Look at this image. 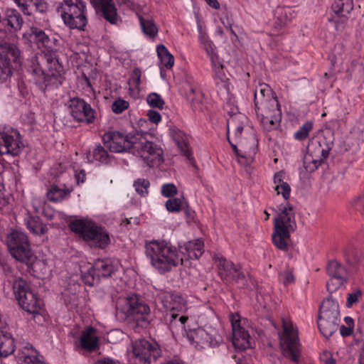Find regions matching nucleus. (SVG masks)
I'll return each instance as SVG.
<instances>
[{"label":"nucleus","mask_w":364,"mask_h":364,"mask_svg":"<svg viewBox=\"0 0 364 364\" xmlns=\"http://www.w3.org/2000/svg\"><path fill=\"white\" fill-rule=\"evenodd\" d=\"M227 135L237 156L245 158L255 154L257 145L255 131L245 114L238 112L230 116L227 120Z\"/></svg>","instance_id":"f257e3e1"},{"label":"nucleus","mask_w":364,"mask_h":364,"mask_svg":"<svg viewBox=\"0 0 364 364\" xmlns=\"http://www.w3.org/2000/svg\"><path fill=\"white\" fill-rule=\"evenodd\" d=\"M145 255L151 265L160 274L172 270L179 264H183L176 247L165 241L153 240L145 245Z\"/></svg>","instance_id":"f03ea898"},{"label":"nucleus","mask_w":364,"mask_h":364,"mask_svg":"<svg viewBox=\"0 0 364 364\" xmlns=\"http://www.w3.org/2000/svg\"><path fill=\"white\" fill-rule=\"evenodd\" d=\"M280 213L274 218V231L272 235L274 245L280 250L287 251L290 233L296 228L295 214L292 205H281Z\"/></svg>","instance_id":"7ed1b4c3"},{"label":"nucleus","mask_w":364,"mask_h":364,"mask_svg":"<svg viewBox=\"0 0 364 364\" xmlns=\"http://www.w3.org/2000/svg\"><path fill=\"white\" fill-rule=\"evenodd\" d=\"M70 230L90 247L104 249L110 243L107 230L89 219H78L70 223Z\"/></svg>","instance_id":"20e7f679"},{"label":"nucleus","mask_w":364,"mask_h":364,"mask_svg":"<svg viewBox=\"0 0 364 364\" xmlns=\"http://www.w3.org/2000/svg\"><path fill=\"white\" fill-rule=\"evenodd\" d=\"M9 252L16 261L27 265L36 259L28 235L23 231L11 230L6 237Z\"/></svg>","instance_id":"39448f33"},{"label":"nucleus","mask_w":364,"mask_h":364,"mask_svg":"<svg viewBox=\"0 0 364 364\" xmlns=\"http://www.w3.org/2000/svg\"><path fill=\"white\" fill-rule=\"evenodd\" d=\"M283 331L279 335V345L282 355L295 364L301 358V349L298 331L289 321L282 319Z\"/></svg>","instance_id":"423d86ee"},{"label":"nucleus","mask_w":364,"mask_h":364,"mask_svg":"<svg viewBox=\"0 0 364 364\" xmlns=\"http://www.w3.org/2000/svg\"><path fill=\"white\" fill-rule=\"evenodd\" d=\"M117 314L123 319L134 320L136 322L146 320L150 313L149 306L139 301L135 294L119 297L116 301Z\"/></svg>","instance_id":"0eeeda50"},{"label":"nucleus","mask_w":364,"mask_h":364,"mask_svg":"<svg viewBox=\"0 0 364 364\" xmlns=\"http://www.w3.org/2000/svg\"><path fill=\"white\" fill-rule=\"evenodd\" d=\"M85 8L82 0H63L60 9L64 23L71 29L83 30L87 23Z\"/></svg>","instance_id":"6e6552de"},{"label":"nucleus","mask_w":364,"mask_h":364,"mask_svg":"<svg viewBox=\"0 0 364 364\" xmlns=\"http://www.w3.org/2000/svg\"><path fill=\"white\" fill-rule=\"evenodd\" d=\"M48 65V72L45 73L39 64L36 61H32L31 65L28 68V72L33 76L36 83L43 84L46 87L48 86L58 87L62 84L63 70L58 61L55 58H47Z\"/></svg>","instance_id":"1a4fd4ad"},{"label":"nucleus","mask_w":364,"mask_h":364,"mask_svg":"<svg viewBox=\"0 0 364 364\" xmlns=\"http://www.w3.org/2000/svg\"><path fill=\"white\" fill-rule=\"evenodd\" d=\"M132 153L141 158L149 167L163 161V150L156 144L146 139L136 141Z\"/></svg>","instance_id":"9d476101"},{"label":"nucleus","mask_w":364,"mask_h":364,"mask_svg":"<svg viewBox=\"0 0 364 364\" xmlns=\"http://www.w3.org/2000/svg\"><path fill=\"white\" fill-rule=\"evenodd\" d=\"M132 353L139 364H151L161 355V350L154 341L139 339L132 343Z\"/></svg>","instance_id":"9b49d317"},{"label":"nucleus","mask_w":364,"mask_h":364,"mask_svg":"<svg viewBox=\"0 0 364 364\" xmlns=\"http://www.w3.org/2000/svg\"><path fill=\"white\" fill-rule=\"evenodd\" d=\"M24 145L19 132L11 127L0 125V154L18 155Z\"/></svg>","instance_id":"f8f14e48"},{"label":"nucleus","mask_w":364,"mask_h":364,"mask_svg":"<svg viewBox=\"0 0 364 364\" xmlns=\"http://www.w3.org/2000/svg\"><path fill=\"white\" fill-rule=\"evenodd\" d=\"M159 301L164 309L168 311L170 323L176 321L180 314L184 313L187 309L186 301L179 294L161 291L157 295Z\"/></svg>","instance_id":"ddd939ff"},{"label":"nucleus","mask_w":364,"mask_h":364,"mask_svg":"<svg viewBox=\"0 0 364 364\" xmlns=\"http://www.w3.org/2000/svg\"><path fill=\"white\" fill-rule=\"evenodd\" d=\"M102 139L106 148L116 153L132 152L136 142L133 138L117 131L105 132Z\"/></svg>","instance_id":"4468645a"},{"label":"nucleus","mask_w":364,"mask_h":364,"mask_svg":"<svg viewBox=\"0 0 364 364\" xmlns=\"http://www.w3.org/2000/svg\"><path fill=\"white\" fill-rule=\"evenodd\" d=\"M12 58L14 63L18 61L20 50L18 47L7 41L0 42V79L6 80L12 75L13 68L9 59Z\"/></svg>","instance_id":"2eb2a0df"},{"label":"nucleus","mask_w":364,"mask_h":364,"mask_svg":"<svg viewBox=\"0 0 364 364\" xmlns=\"http://www.w3.org/2000/svg\"><path fill=\"white\" fill-rule=\"evenodd\" d=\"M218 274L225 284L239 283L245 279V274L239 264L223 257L218 259Z\"/></svg>","instance_id":"dca6fc26"},{"label":"nucleus","mask_w":364,"mask_h":364,"mask_svg":"<svg viewBox=\"0 0 364 364\" xmlns=\"http://www.w3.org/2000/svg\"><path fill=\"white\" fill-rule=\"evenodd\" d=\"M327 274L331 277L326 283L329 293H333L347 282L348 272L345 267L336 260L330 261L326 267Z\"/></svg>","instance_id":"f3484780"},{"label":"nucleus","mask_w":364,"mask_h":364,"mask_svg":"<svg viewBox=\"0 0 364 364\" xmlns=\"http://www.w3.org/2000/svg\"><path fill=\"white\" fill-rule=\"evenodd\" d=\"M232 337V343L236 349L243 350L250 347V334L241 325L240 316L237 313L230 316Z\"/></svg>","instance_id":"a211bd4d"},{"label":"nucleus","mask_w":364,"mask_h":364,"mask_svg":"<svg viewBox=\"0 0 364 364\" xmlns=\"http://www.w3.org/2000/svg\"><path fill=\"white\" fill-rule=\"evenodd\" d=\"M68 108L71 116L77 122L91 123L95 119L94 110L81 99H71L68 102Z\"/></svg>","instance_id":"6ab92c4d"},{"label":"nucleus","mask_w":364,"mask_h":364,"mask_svg":"<svg viewBox=\"0 0 364 364\" xmlns=\"http://www.w3.org/2000/svg\"><path fill=\"white\" fill-rule=\"evenodd\" d=\"M6 275L9 282L12 284L14 294L17 301L23 296V294L31 291L27 282L16 269L8 267L6 270Z\"/></svg>","instance_id":"aec40b11"},{"label":"nucleus","mask_w":364,"mask_h":364,"mask_svg":"<svg viewBox=\"0 0 364 364\" xmlns=\"http://www.w3.org/2000/svg\"><path fill=\"white\" fill-rule=\"evenodd\" d=\"M97 14L112 24L117 23V12L113 0H90Z\"/></svg>","instance_id":"412c9836"},{"label":"nucleus","mask_w":364,"mask_h":364,"mask_svg":"<svg viewBox=\"0 0 364 364\" xmlns=\"http://www.w3.org/2000/svg\"><path fill=\"white\" fill-rule=\"evenodd\" d=\"M116 270V267L109 259H97L95 262L92 269L89 271L91 279L85 282L92 286L94 284L95 277L99 280L100 277H107Z\"/></svg>","instance_id":"4be33fe9"},{"label":"nucleus","mask_w":364,"mask_h":364,"mask_svg":"<svg viewBox=\"0 0 364 364\" xmlns=\"http://www.w3.org/2000/svg\"><path fill=\"white\" fill-rule=\"evenodd\" d=\"M332 146L333 142L323 136L313 139L308 144L307 153L323 161L328 156Z\"/></svg>","instance_id":"5701e85b"},{"label":"nucleus","mask_w":364,"mask_h":364,"mask_svg":"<svg viewBox=\"0 0 364 364\" xmlns=\"http://www.w3.org/2000/svg\"><path fill=\"white\" fill-rule=\"evenodd\" d=\"M18 302L23 309L32 314H39L43 304L42 301L32 291L23 294Z\"/></svg>","instance_id":"b1692460"},{"label":"nucleus","mask_w":364,"mask_h":364,"mask_svg":"<svg viewBox=\"0 0 364 364\" xmlns=\"http://www.w3.org/2000/svg\"><path fill=\"white\" fill-rule=\"evenodd\" d=\"M187 338L190 343L197 349L203 348L211 343L210 334L202 328L190 331L187 333Z\"/></svg>","instance_id":"393cba45"},{"label":"nucleus","mask_w":364,"mask_h":364,"mask_svg":"<svg viewBox=\"0 0 364 364\" xmlns=\"http://www.w3.org/2000/svg\"><path fill=\"white\" fill-rule=\"evenodd\" d=\"M21 11L28 16L32 14V9L36 11L44 13L47 10L45 0H14Z\"/></svg>","instance_id":"a878e982"},{"label":"nucleus","mask_w":364,"mask_h":364,"mask_svg":"<svg viewBox=\"0 0 364 364\" xmlns=\"http://www.w3.org/2000/svg\"><path fill=\"white\" fill-rule=\"evenodd\" d=\"M318 316L331 318H340L339 305L331 296L326 298L322 303Z\"/></svg>","instance_id":"bb28decb"},{"label":"nucleus","mask_w":364,"mask_h":364,"mask_svg":"<svg viewBox=\"0 0 364 364\" xmlns=\"http://www.w3.org/2000/svg\"><path fill=\"white\" fill-rule=\"evenodd\" d=\"M21 358L27 364H46L42 355L29 343H26L20 348Z\"/></svg>","instance_id":"cd10ccee"},{"label":"nucleus","mask_w":364,"mask_h":364,"mask_svg":"<svg viewBox=\"0 0 364 364\" xmlns=\"http://www.w3.org/2000/svg\"><path fill=\"white\" fill-rule=\"evenodd\" d=\"M170 134L181 153L188 159H191V153L188 144V138L185 133L179 129L173 127L170 129Z\"/></svg>","instance_id":"c85d7f7f"},{"label":"nucleus","mask_w":364,"mask_h":364,"mask_svg":"<svg viewBox=\"0 0 364 364\" xmlns=\"http://www.w3.org/2000/svg\"><path fill=\"white\" fill-rule=\"evenodd\" d=\"M137 16L143 32L150 37H154L158 33V29L149 14V9H146L145 11L137 14Z\"/></svg>","instance_id":"c756f323"},{"label":"nucleus","mask_w":364,"mask_h":364,"mask_svg":"<svg viewBox=\"0 0 364 364\" xmlns=\"http://www.w3.org/2000/svg\"><path fill=\"white\" fill-rule=\"evenodd\" d=\"M340 323V318H326L318 316V326L323 336L328 338L337 331Z\"/></svg>","instance_id":"7c9ffc66"},{"label":"nucleus","mask_w":364,"mask_h":364,"mask_svg":"<svg viewBox=\"0 0 364 364\" xmlns=\"http://www.w3.org/2000/svg\"><path fill=\"white\" fill-rule=\"evenodd\" d=\"M26 228L36 235H43L48 231V228L39 217L27 215L24 219Z\"/></svg>","instance_id":"2f4dec72"},{"label":"nucleus","mask_w":364,"mask_h":364,"mask_svg":"<svg viewBox=\"0 0 364 364\" xmlns=\"http://www.w3.org/2000/svg\"><path fill=\"white\" fill-rule=\"evenodd\" d=\"M95 332L94 328L88 327L82 333L80 343L83 348L92 351L97 348L98 338Z\"/></svg>","instance_id":"473e14b6"},{"label":"nucleus","mask_w":364,"mask_h":364,"mask_svg":"<svg viewBox=\"0 0 364 364\" xmlns=\"http://www.w3.org/2000/svg\"><path fill=\"white\" fill-rule=\"evenodd\" d=\"M4 21L14 31H19L23 23V20L18 11L8 9L5 12Z\"/></svg>","instance_id":"72a5a7b5"},{"label":"nucleus","mask_w":364,"mask_h":364,"mask_svg":"<svg viewBox=\"0 0 364 364\" xmlns=\"http://www.w3.org/2000/svg\"><path fill=\"white\" fill-rule=\"evenodd\" d=\"M273 97L272 91L270 87L266 83H261L255 90V105L257 114H259V103H263L267 101L269 98Z\"/></svg>","instance_id":"f704fd0d"},{"label":"nucleus","mask_w":364,"mask_h":364,"mask_svg":"<svg viewBox=\"0 0 364 364\" xmlns=\"http://www.w3.org/2000/svg\"><path fill=\"white\" fill-rule=\"evenodd\" d=\"M203 242L200 239H196L193 241H189L185 245L184 250L186 252H182L183 255L186 254V259H198L203 254Z\"/></svg>","instance_id":"c9c22d12"},{"label":"nucleus","mask_w":364,"mask_h":364,"mask_svg":"<svg viewBox=\"0 0 364 364\" xmlns=\"http://www.w3.org/2000/svg\"><path fill=\"white\" fill-rule=\"evenodd\" d=\"M269 104L272 107V114L269 120V124L267 126V130L270 131L275 129L279 125L281 121V110L276 97L271 98L269 101Z\"/></svg>","instance_id":"e433bc0d"},{"label":"nucleus","mask_w":364,"mask_h":364,"mask_svg":"<svg viewBox=\"0 0 364 364\" xmlns=\"http://www.w3.org/2000/svg\"><path fill=\"white\" fill-rule=\"evenodd\" d=\"M72 189H65L53 185L47 192V198L53 202H61L63 200L68 198Z\"/></svg>","instance_id":"4c0bfd02"},{"label":"nucleus","mask_w":364,"mask_h":364,"mask_svg":"<svg viewBox=\"0 0 364 364\" xmlns=\"http://www.w3.org/2000/svg\"><path fill=\"white\" fill-rule=\"evenodd\" d=\"M156 52L161 65L167 69L171 68L174 63V58L167 48L161 44L157 46Z\"/></svg>","instance_id":"58836bf2"},{"label":"nucleus","mask_w":364,"mask_h":364,"mask_svg":"<svg viewBox=\"0 0 364 364\" xmlns=\"http://www.w3.org/2000/svg\"><path fill=\"white\" fill-rule=\"evenodd\" d=\"M332 9L336 14H350L353 9V0H335Z\"/></svg>","instance_id":"ea45409f"},{"label":"nucleus","mask_w":364,"mask_h":364,"mask_svg":"<svg viewBox=\"0 0 364 364\" xmlns=\"http://www.w3.org/2000/svg\"><path fill=\"white\" fill-rule=\"evenodd\" d=\"M218 95L224 100H228L230 92L229 79L225 77L215 80Z\"/></svg>","instance_id":"a19ab883"},{"label":"nucleus","mask_w":364,"mask_h":364,"mask_svg":"<svg viewBox=\"0 0 364 364\" xmlns=\"http://www.w3.org/2000/svg\"><path fill=\"white\" fill-rule=\"evenodd\" d=\"M323 161L306 153L303 159L304 167L307 172L312 173L322 164Z\"/></svg>","instance_id":"79ce46f5"},{"label":"nucleus","mask_w":364,"mask_h":364,"mask_svg":"<svg viewBox=\"0 0 364 364\" xmlns=\"http://www.w3.org/2000/svg\"><path fill=\"white\" fill-rule=\"evenodd\" d=\"M93 159L100 164H108L110 162V156L101 145H97L92 151Z\"/></svg>","instance_id":"37998d69"},{"label":"nucleus","mask_w":364,"mask_h":364,"mask_svg":"<svg viewBox=\"0 0 364 364\" xmlns=\"http://www.w3.org/2000/svg\"><path fill=\"white\" fill-rule=\"evenodd\" d=\"M185 204L186 201L184 198H174L166 200L165 206L168 212L175 213L179 212Z\"/></svg>","instance_id":"c03bdc74"},{"label":"nucleus","mask_w":364,"mask_h":364,"mask_svg":"<svg viewBox=\"0 0 364 364\" xmlns=\"http://www.w3.org/2000/svg\"><path fill=\"white\" fill-rule=\"evenodd\" d=\"M313 124L311 122H305L295 133L294 138L296 140L303 141L306 139L312 130Z\"/></svg>","instance_id":"a18cd8bd"},{"label":"nucleus","mask_w":364,"mask_h":364,"mask_svg":"<svg viewBox=\"0 0 364 364\" xmlns=\"http://www.w3.org/2000/svg\"><path fill=\"white\" fill-rule=\"evenodd\" d=\"M149 185V181L145 178H138L134 183L136 192L141 196H145L148 194Z\"/></svg>","instance_id":"49530a36"},{"label":"nucleus","mask_w":364,"mask_h":364,"mask_svg":"<svg viewBox=\"0 0 364 364\" xmlns=\"http://www.w3.org/2000/svg\"><path fill=\"white\" fill-rule=\"evenodd\" d=\"M210 61L215 73V80L225 77L226 75L224 73L223 65L220 62L219 57H212Z\"/></svg>","instance_id":"de8ad7c7"},{"label":"nucleus","mask_w":364,"mask_h":364,"mask_svg":"<svg viewBox=\"0 0 364 364\" xmlns=\"http://www.w3.org/2000/svg\"><path fill=\"white\" fill-rule=\"evenodd\" d=\"M141 72L140 69L135 68L132 73L131 77L129 80V85L132 90H139V85L141 82Z\"/></svg>","instance_id":"09e8293b"},{"label":"nucleus","mask_w":364,"mask_h":364,"mask_svg":"<svg viewBox=\"0 0 364 364\" xmlns=\"http://www.w3.org/2000/svg\"><path fill=\"white\" fill-rule=\"evenodd\" d=\"M146 101L152 107L162 109L164 105V101L161 97L155 92L149 94L147 97Z\"/></svg>","instance_id":"8fccbe9b"},{"label":"nucleus","mask_w":364,"mask_h":364,"mask_svg":"<svg viewBox=\"0 0 364 364\" xmlns=\"http://www.w3.org/2000/svg\"><path fill=\"white\" fill-rule=\"evenodd\" d=\"M31 36L35 41L41 43L43 46H46L49 41V38L45 32L38 28H31Z\"/></svg>","instance_id":"3c124183"},{"label":"nucleus","mask_w":364,"mask_h":364,"mask_svg":"<svg viewBox=\"0 0 364 364\" xmlns=\"http://www.w3.org/2000/svg\"><path fill=\"white\" fill-rule=\"evenodd\" d=\"M202 94L197 91L196 88L189 85V92L188 93V99L193 103L194 107H197L200 103Z\"/></svg>","instance_id":"603ef678"},{"label":"nucleus","mask_w":364,"mask_h":364,"mask_svg":"<svg viewBox=\"0 0 364 364\" xmlns=\"http://www.w3.org/2000/svg\"><path fill=\"white\" fill-rule=\"evenodd\" d=\"M128 107H129L128 102H127L124 100H122V99H119L112 103V109L113 112H114L116 114H120L123 111L127 109L128 108Z\"/></svg>","instance_id":"864d4df0"},{"label":"nucleus","mask_w":364,"mask_h":364,"mask_svg":"<svg viewBox=\"0 0 364 364\" xmlns=\"http://www.w3.org/2000/svg\"><path fill=\"white\" fill-rule=\"evenodd\" d=\"M176 193L177 188L173 183H165L161 187V194L166 198H171Z\"/></svg>","instance_id":"5fc2aeb1"},{"label":"nucleus","mask_w":364,"mask_h":364,"mask_svg":"<svg viewBox=\"0 0 364 364\" xmlns=\"http://www.w3.org/2000/svg\"><path fill=\"white\" fill-rule=\"evenodd\" d=\"M292 18L293 13L290 9L287 8L283 9L281 11V14L280 16L279 17V19L282 21V23L283 25H286L287 23L291 21Z\"/></svg>","instance_id":"6e6d98bb"},{"label":"nucleus","mask_w":364,"mask_h":364,"mask_svg":"<svg viewBox=\"0 0 364 364\" xmlns=\"http://www.w3.org/2000/svg\"><path fill=\"white\" fill-rule=\"evenodd\" d=\"M274 190L277 194H282L285 200H287L290 196L291 188L288 183H283V186L278 188L274 186Z\"/></svg>","instance_id":"4d7b16f0"},{"label":"nucleus","mask_w":364,"mask_h":364,"mask_svg":"<svg viewBox=\"0 0 364 364\" xmlns=\"http://www.w3.org/2000/svg\"><path fill=\"white\" fill-rule=\"evenodd\" d=\"M0 343L4 344V347L7 348L6 350L10 351V348H11V336L4 331H0Z\"/></svg>","instance_id":"13d9d810"},{"label":"nucleus","mask_w":364,"mask_h":364,"mask_svg":"<svg viewBox=\"0 0 364 364\" xmlns=\"http://www.w3.org/2000/svg\"><path fill=\"white\" fill-rule=\"evenodd\" d=\"M360 295L361 291L360 290H357L355 292L349 294L346 302L347 307H350L353 304L356 303Z\"/></svg>","instance_id":"bf43d9fd"},{"label":"nucleus","mask_w":364,"mask_h":364,"mask_svg":"<svg viewBox=\"0 0 364 364\" xmlns=\"http://www.w3.org/2000/svg\"><path fill=\"white\" fill-rule=\"evenodd\" d=\"M4 347V344L0 343V357H6L11 354H12L14 352L15 350V345H14V340L11 337V348H10V351L6 350Z\"/></svg>","instance_id":"052dcab7"},{"label":"nucleus","mask_w":364,"mask_h":364,"mask_svg":"<svg viewBox=\"0 0 364 364\" xmlns=\"http://www.w3.org/2000/svg\"><path fill=\"white\" fill-rule=\"evenodd\" d=\"M202 46L203 48L206 51L207 55L210 57V60H212V57H218L214 52V46L210 41Z\"/></svg>","instance_id":"680f3d73"},{"label":"nucleus","mask_w":364,"mask_h":364,"mask_svg":"<svg viewBox=\"0 0 364 364\" xmlns=\"http://www.w3.org/2000/svg\"><path fill=\"white\" fill-rule=\"evenodd\" d=\"M354 251L355 248L351 245H348L343 250V254L348 262H352Z\"/></svg>","instance_id":"e2e57ef3"},{"label":"nucleus","mask_w":364,"mask_h":364,"mask_svg":"<svg viewBox=\"0 0 364 364\" xmlns=\"http://www.w3.org/2000/svg\"><path fill=\"white\" fill-rule=\"evenodd\" d=\"M147 116L150 122L154 124H158L161 120V114L157 111L149 110Z\"/></svg>","instance_id":"0e129e2a"},{"label":"nucleus","mask_w":364,"mask_h":364,"mask_svg":"<svg viewBox=\"0 0 364 364\" xmlns=\"http://www.w3.org/2000/svg\"><path fill=\"white\" fill-rule=\"evenodd\" d=\"M279 276L284 284H287L294 282V276L290 271H284L281 273Z\"/></svg>","instance_id":"69168bd1"},{"label":"nucleus","mask_w":364,"mask_h":364,"mask_svg":"<svg viewBox=\"0 0 364 364\" xmlns=\"http://www.w3.org/2000/svg\"><path fill=\"white\" fill-rule=\"evenodd\" d=\"M284 172L279 171L277 172L274 176V183L275 184V186L280 187L283 186V183H287V182L284 181Z\"/></svg>","instance_id":"338daca9"},{"label":"nucleus","mask_w":364,"mask_h":364,"mask_svg":"<svg viewBox=\"0 0 364 364\" xmlns=\"http://www.w3.org/2000/svg\"><path fill=\"white\" fill-rule=\"evenodd\" d=\"M95 364H119V362L109 358H103L96 360Z\"/></svg>","instance_id":"774afa93"}]
</instances>
